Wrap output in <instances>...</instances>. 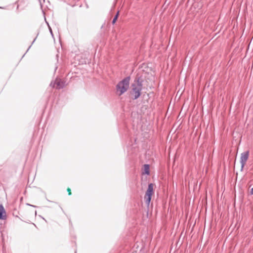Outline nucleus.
Listing matches in <instances>:
<instances>
[{
    "mask_svg": "<svg viewBox=\"0 0 253 253\" xmlns=\"http://www.w3.org/2000/svg\"><path fill=\"white\" fill-rule=\"evenodd\" d=\"M132 90L131 94L134 96L133 99H136L141 95V91L142 89V81L139 78L136 79L134 83L131 85Z\"/></svg>",
    "mask_w": 253,
    "mask_h": 253,
    "instance_id": "1",
    "label": "nucleus"
},
{
    "mask_svg": "<svg viewBox=\"0 0 253 253\" xmlns=\"http://www.w3.org/2000/svg\"><path fill=\"white\" fill-rule=\"evenodd\" d=\"M130 77H127L120 82L116 86L117 93L121 96L127 91L129 87Z\"/></svg>",
    "mask_w": 253,
    "mask_h": 253,
    "instance_id": "2",
    "label": "nucleus"
},
{
    "mask_svg": "<svg viewBox=\"0 0 253 253\" xmlns=\"http://www.w3.org/2000/svg\"><path fill=\"white\" fill-rule=\"evenodd\" d=\"M153 193V184L152 183H150L148 185V189L144 196L145 202L148 205H149L150 203L151 197Z\"/></svg>",
    "mask_w": 253,
    "mask_h": 253,
    "instance_id": "3",
    "label": "nucleus"
},
{
    "mask_svg": "<svg viewBox=\"0 0 253 253\" xmlns=\"http://www.w3.org/2000/svg\"><path fill=\"white\" fill-rule=\"evenodd\" d=\"M249 151H246L243 153H242L241 155V158H240V163L241 165V170H243L246 162L249 158Z\"/></svg>",
    "mask_w": 253,
    "mask_h": 253,
    "instance_id": "4",
    "label": "nucleus"
},
{
    "mask_svg": "<svg viewBox=\"0 0 253 253\" xmlns=\"http://www.w3.org/2000/svg\"><path fill=\"white\" fill-rule=\"evenodd\" d=\"M50 85L53 87H55L57 89H60L64 87L63 83L59 80H56L53 84L52 83H51Z\"/></svg>",
    "mask_w": 253,
    "mask_h": 253,
    "instance_id": "5",
    "label": "nucleus"
},
{
    "mask_svg": "<svg viewBox=\"0 0 253 253\" xmlns=\"http://www.w3.org/2000/svg\"><path fill=\"white\" fill-rule=\"evenodd\" d=\"M5 217L4 209L2 205H0V219H4Z\"/></svg>",
    "mask_w": 253,
    "mask_h": 253,
    "instance_id": "6",
    "label": "nucleus"
},
{
    "mask_svg": "<svg viewBox=\"0 0 253 253\" xmlns=\"http://www.w3.org/2000/svg\"><path fill=\"white\" fill-rule=\"evenodd\" d=\"M144 171L147 174H149V165L145 164L144 165Z\"/></svg>",
    "mask_w": 253,
    "mask_h": 253,
    "instance_id": "7",
    "label": "nucleus"
},
{
    "mask_svg": "<svg viewBox=\"0 0 253 253\" xmlns=\"http://www.w3.org/2000/svg\"><path fill=\"white\" fill-rule=\"evenodd\" d=\"M118 16H119V11H118L116 15H115V16L114 17V18L113 19V21H112L113 24H114L116 23V22L118 19Z\"/></svg>",
    "mask_w": 253,
    "mask_h": 253,
    "instance_id": "8",
    "label": "nucleus"
},
{
    "mask_svg": "<svg viewBox=\"0 0 253 253\" xmlns=\"http://www.w3.org/2000/svg\"><path fill=\"white\" fill-rule=\"evenodd\" d=\"M67 191H68V194H69V195H71V189H70V188H68L67 189Z\"/></svg>",
    "mask_w": 253,
    "mask_h": 253,
    "instance_id": "9",
    "label": "nucleus"
},
{
    "mask_svg": "<svg viewBox=\"0 0 253 253\" xmlns=\"http://www.w3.org/2000/svg\"><path fill=\"white\" fill-rule=\"evenodd\" d=\"M250 194L251 195H253V187L251 189V190L250 191Z\"/></svg>",
    "mask_w": 253,
    "mask_h": 253,
    "instance_id": "10",
    "label": "nucleus"
},
{
    "mask_svg": "<svg viewBox=\"0 0 253 253\" xmlns=\"http://www.w3.org/2000/svg\"><path fill=\"white\" fill-rule=\"evenodd\" d=\"M27 205H29V206H32V207H34V206H33V205H30V204H27Z\"/></svg>",
    "mask_w": 253,
    "mask_h": 253,
    "instance_id": "11",
    "label": "nucleus"
}]
</instances>
